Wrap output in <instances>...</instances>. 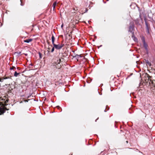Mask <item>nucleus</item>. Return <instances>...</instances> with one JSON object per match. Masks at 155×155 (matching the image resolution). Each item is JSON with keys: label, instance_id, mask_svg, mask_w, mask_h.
I'll use <instances>...</instances> for the list:
<instances>
[{"label": "nucleus", "instance_id": "6", "mask_svg": "<svg viewBox=\"0 0 155 155\" xmlns=\"http://www.w3.org/2000/svg\"><path fill=\"white\" fill-rule=\"evenodd\" d=\"M55 40V38L53 35H52V36L51 37V40H52V44L53 45L55 44H54V41Z\"/></svg>", "mask_w": 155, "mask_h": 155}, {"label": "nucleus", "instance_id": "26", "mask_svg": "<svg viewBox=\"0 0 155 155\" xmlns=\"http://www.w3.org/2000/svg\"><path fill=\"white\" fill-rule=\"evenodd\" d=\"M57 107H58L59 108L60 107L59 106H57Z\"/></svg>", "mask_w": 155, "mask_h": 155}, {"label": "nucleus", "instance_id": "4", "mask_svg": "<svg viewBox=\"0 0 155 155\" xmlns=\"http://www.w3.org/2000/svg\"><path fill=\"white\" fill-rule=\"evenodd\" d=\"M5 107H0V115L1 114H3L5 111Z\"/></svg>", "mask_w": 155, "mask_h": 155}, {"label": "nucleus", "instance_id": "5", "mask_svg": "<svg viewBox=\"0 0 155 155\" xmlns=\"http://www.w3.org/2000/svg\"><path fill=\"white\" fill-rule=\"evenodd\" d=\"M145 24L146 25V32L148 34H150L149 29L150 28L149 26L148 23L146 22H145Z\"/></svg>", "mask_w": 155, "mask_h": 155}, {"label": "nucleus", "instance_id": "2", "mask_svg": "<svg viewBox=\"0 0 155 155\" xmlns=\"http://www.w3.org/2000/svg\"><path fill=\"white\" fill-rule=\"evenodd\" d=\"M64 44H61L58 45L56 44H54L53 46L55 47V48L57 50H60L64 46Z\"/></svg>", "mask_w": 155, "mask_h": 155}, {"label": "nucleus", "instance_id": "14", "mask_svg": "<svg viewBox=\"0 0 155 155\" xmlns=\"http://www.w3.org/2000/svg\"><path fill=\"white\" fill-rule=\"evenodd\" d=\"M134 38V40L135 41H136L137 40V38L134 36V35H133V37H132Z\"/></svg>", "mask_w": 155, "mask_h": 155}, {"label": "nucleus", "instance_id": "16", "mask_svg": "<svg viewBox=\"0 0 155 155\" xmlns=\"http://www.w3.org/2000/svg\"><path fill=\"white\" fill-rule=\"evenodd\" d=\"M39 57L40 58H42V54L40 52H39Z\"/></svg>", "mask_w": 155, "mask_h": 155}, {"label": "nucleus", "instance_id": "22", "mask_svg": "<svg viewBox=\"0 0 155 155\" xmlns=\"http://www.w3.org/2000/svg\"><path fill=\"white\" fill-rule=\"evenodd\" d=\"M21 52H19L18 53V54H21Z\"/></svg>", "mask_w": 155, "mask_h": 155}, {"label": "nucleus", "instance_id": "25", "mask_svg": "<svg viewBox=\"0 0 155 155\" xmlns=\"http://www.w3.org/2000/svg\"><path fill=\"white\" fill-rule=\"evenodd\" d=\"M104 111H105V112H106V109H105V110H104Z\"/></svg>", "mask_w": 155, "mask_h": 155}, {"label": "nucleus", "instance_id": "10", "mask_svg": "<svg viewBox=\"0 0 155 155\" xmlns=\"http://www.w3.org/2000/svg\"><path fill=\"white\" fill-rule=\"evenodd\" d=\"M9 78L8 77H6L5 78H0V81L1 82H3L4 79H7Z\"/></svg>", "mask_w": 155, "mask_h": 155}, {"label": "nucleus", "instance_id": "24", "mask_svg": "<svg viewBox=\"0 0 155 155\" xmlns=\"http://www.w3.org/2000/svg\"><path fill=\"white\" fill-rule=\"evenodd\" d=\"M25 55L26 56H27V54H25Z\"/></svg>", "mask_w": 155, "mask_h": 155}, {"label": "nucleus", "instance_id": "11", "mask_svg": "<svg viewBox=\"0 0 155 155\" xmlns=\"http://www.w3.org/2000/svg\"><path fill=\"white\" fill-rule=\"evenodd\" d=\"M19 74V73H18L16 71H15L14 73V76L15 77H17L18 76Z\"/></svg>", "mask_w": 155, "mask_h": 155}, {"label": "nucleus", "instance_id": "13", "mask_svg": "<svg viewBox=\"0 0 155 155\" xmlns=\"http://www.w3.org/2000/svg\"><path fill=\"white\" fill-rule=\"evenodd\" d=\"M10 70H13V69H16V68L14 66H12V67H10Z\"/></svg>", "mask_w": 155, "mask_h": 155}, {"label": "nucleus", "instance_id": "20", "mask_svg": "<svg viewBox=\"0 0 155 155\" xmlns=\"http://www.w3.org/2000/svg\"><path fill=\"white\" fill-rule=\"evenodd\" d=\"M87 11H88V9H85V12H87Z\"/></svg>", "mask_w": 155, "mask_h": 155}, {"label": "nucleus", "instance_id": "8", "mask_svg": "<svg viewBox=\"0 0 155 155\" xmlns=\"http://www.w3.org/2000/svg\"><path fill=\"white\" fill-rule=\"evenodd\" d=\"M32 39H26L24 41V42H26L27 43H29V42L32 41Z\"/></svg>", "mask_w": 155, "mask_h": 155}, {"label": "nucleus", "instance_id": "28", "mask_svg": "<svg viewBox=\"0 0 155 155\" xmlns=\"http://www.w3.org/2000/svg\"><path fill=\"white\" fill-rule=\"evenodd\" d=\"M126 142L127 143L128 142V141H127Z\"/></svg>", "mask_w": 155, "mask_h": 155}, {"label": "nucleus", "instance_id": "17", "mask_svg": "<svg viewBox=\"0 0 155 155\" xmlns=\"http://www.w3.org/2000/svg\"><path fill=\"white\" fill-rule=\"evenodd\" d=\"M61 61V59H59L58 60L57 63L58 64H59V63Z\"/></svg>", "mask_w": 155, "mask_h": 155}, {"label": "nucleus", "instance_id": "23", "mask_svg": "<svg viewBox=\"0 0 155 155\" xmlns=\"http://www.w3.org/2000/svg\"><path fill=\"white\" fill-rule=\"evenodd\" d=\"M63 25H61V27H63Z\"/></svg>", "mask_w": 155, "mask_h": 155}, {"label": "nucleus", "instance_id": "15", "mask_svg": "<svg viewBox=\"0 0 155 155\" xmlns=\"http://www.w3.org/2000/svg\"><path fill=\"white\" fill-rule=\"evenodd\" d=\"M55 47L54 46L52 48L51 52H53L54 51V49Z\"/></svg>", "mask_w": 155, "mask_h": 155}, {"label": "nucleus", "instance_id": "7", "mask_svg": "<svg viewBox=\"0 0 155 155\" xmlns=\"http://www.w3.org/2000/svg\"><path fill=\"white\" fill-rule=\"evenodd\" d=\"M56 4H57V2H54L53 4L52 7H53V9L54 11V10H55V6L56 5Z\"/></svg>", "mask_w": 155, "mask_h": 155}, {"label": "nucleus", "instance_id": "3", "mask_svg": "<svg viewBox=\"0 0 155 155\" xmlns=\"http://www.w3.org/2000/svg\"><path fill=\"white\" fill-rule=\"evenodd\" d=\"M134 25L133 24L131 25L129 27V31L131 32L132 34V37H133V35H134Z\"/></svg>", "mask_w": 155, "mask_h": 155}, {"label": "nucleus", "instance_id": "9", "mask_svg": "<svg viewBox=\"0 0 155 155\" xmlns=\"http://www.w3.org/2000/svg\"><path fill=\"white\" fill-rule=\"evenodd\" d=\"M74 58H76V59H77L78 60V59L80 57H81V55H78V54H76L75 56H73Z\"/></svg>", "mask_w": 155, "mask_h": 155}, {"label": "nucleus", "instance_id": "18", "mask_svg": "<svg viewBox=\"0 0 155 155\" xmlns=\"http://www.w3.org/2000/svg\"><path fill=\"white\" fill-rule=\"evenodd\" d=\"M146 63L148 64H150V63L149 62V61H147L146 62Z\"/></svg>", "mask_w": 155, "mask_h": 155}, {"label": "nucleus", "instance_id": "27", "mask_svg": "<svg viewBox=\"0 0 155 155\" xmlns=\"http://www.w3.org/2000/svg\"><path fill=\"white\" fill-rule=\"evenodd\" d=\"M48 49L49 50L50 49V48H48Z\"/></svg>", "mask_w": 155, "mask_h": 155}, {"label": "nucleus", "instance_id": "12", "mask_svg": "<svg viewBox=\"0 0 155 155\" xmlns=\"http://www.w3.org/2000/svg\"><path fill=\"white\" fill-rule=\"evenodd\" d=\"M146 77H147L148 78V80L149 79H150V80H151L150 78H151V76H150V75H149L148 74H147V75H146Z\"/></svg>", "mask_w": 155, "mask_h": 155}, {"label": "nucleus", "instance_id": "19", "mask_svg": "<svg viewBox=\"0 0 155 155\" xmlns=\"http://www.w3.org/2000/svg\"><path fill=\"white\" fill-rule=\"evenodd\" d=\"M20 1L21 2V6H23V5L22 4V0H20Z\"/></svg>", "mask_w": 155, "mask_h": 155}, {"label": "nucleus", "instance_id": "1", "mask_svg": "<svg viewBox=\"0 0 155 155\" xmlns=\"http://www.w3.org/2000/svg\"><path fill=\"white\" fill-rule=\"evenodd\" d=\"M142 42L143 43L144 47L146 53L148 54V45L146 42L145 39L144 37H142L141 38Z\"/></svg>", "mask_w": 155, "mask_h": 155}, {"label": "nucleus", "instance_id": "21", "mask_svg": "<svg viewBox=\"0 0 155 155\" xmlns=\"http://www.w3.org/2000/svg\"><path fill=\"white\" fill-rule=\"evenodd\" d=\"M29 100H25V102H28V101Z\"/></svg>", "mask_w": 155, "mask_h": 155}]
</instances>
